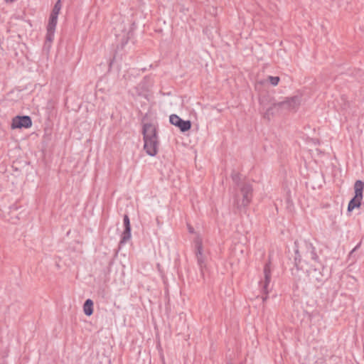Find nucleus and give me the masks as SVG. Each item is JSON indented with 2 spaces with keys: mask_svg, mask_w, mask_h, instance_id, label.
Returning <instances> with one entry per match:
<instances>
[{
  "mask_svg": "<svg viewBox=\"0 0 364 364\" xmlns=\"http://www.w3.org/2000/svg\"><path fill=\"white\" fill-rule=\"evenodd\" d=\"M295 245L296 247L294 258L296 268L291 269V274L295 277H299V271L304 270L312 282H322L325 279L323 272L324 267L318 260L315 247L311 243L304 242L301 250H299L296 242H295Z\"/></svg>",
  "mask_w": 364,
  "mask_h": 364,
  "instance_id": "obj_1",
  "label": "nucleus"
},
{
  "mask_svg": "<svg viewBox=\"0 0 364 364\" xmlns=\"http://www.w3.org/2000/svg\"><path fill=\"white\" fill-rule=\"evenodd\" d=\"M301 103V96L282 97L281 100H273L272 105L267 109L264 117L269 119L271 116L286 112H296Z\"/></svg>",
  "mask_w": 364,
  "mask_h": 364,
  "instance_id": "obj_2",
  "label": "nucleus"
},
{
  "mask_svg": "<svg viewBox=\"0 0 364 364\" xmlns=\"http://www.w3.org/2000/svg\"><path fill=\"white\" fill-rule=\"evenodd\" d=\"M143 135L146 152L154 156L158 152L159 141L156 135V127L151 124H146L143 127Z\"/></svg>",
  "mask_w": 364,
  "mask_h": 364,
  "instance_id": "obj_3",
  "label": "nucleus"
},
{
  "mask_svg": "<svg viewBox=\"0 0 364 364\" xmlns=\"http://www.w3.org/2000/svg\"><path fill=\"white\" fill-rule=\"evenodd\" d=\"M252 198V188L250 184H243L234 196V203L237 208L247 206Z\"/></svg>",
  "mask_w": 364,
  "mask_h": 364,
  "instance_id": "obj_4",
  "label": "nucleus"
},
{
  "mask_svg": "<svg viewBox=\"0 0 364 364\" xmlns=\"http://www.w3.org/2000/svg\"><path fill=\"white\" fill-rule=\"evenodd\" d=\"M364 182L360 180L355 181L354 184L355 196L350 200L348 205V210L352 211L355 208H359L363 198Z\"/></svg>",
  "mask_w": 364,
  "mask_h": 364,
  "instance_id": "obj_5",
  "label": "nucleus"
},
{
  "mask_svg": "<svg viewBox=\"0 0 364 364\" xmlns=\"http://www.w3.org/2000/svg\"><path fill=\"white\" fill-rule=\"evenodd\" d=\"M263 274H264V279H262L259 282V284L262 287V292L264 294H268L269 289V284L271 281V277H272V269H271V262L269 261L267 263L265 264L263 269Z\"/></svg>",
  "mask_w": 364,
  "mask_h": 364,
  "instance_id": "obj_6",
  "label": "nucleus"
},
{
  "mask_svg": "<svg viewBox=\"0 0 364 364\" xmlns=\"http://www.w3.org/2000/svg\"><path fill=\"white\" fill-rule=\"evenodd\" d=\"M195 247H196V257L197 258L198 264L203 271V269L206 267L205 262V257L203 252V244L202 239L199 237H197L194 240Z\"/></svg>",
  "mask_w": 364,
  "mask_h": 364,
  "instance_id": "obj_7",
  "label": "nucleus"
},
{
  "mask_svg": "<svg viewBox=\"0 0 364 364\" xmlns=\"http://www.w3.org/2000/svg\"><path fill=\"white\" fill-rule=\"evenodd\" d=\"M171 124L178 127L183 132L188 131L191 127V122L189 120H183L176 114H171L169 117Z\"/></svg>",
  "mask_w": 364,
  "mask_h": 364,
  "instance_id": "obj_8",
  "label": "nucleus"
},
{
  "mask_svg": "<svg viewBox=\"0 0 364 364\" xmlns=\"http://www.w3.org/2000/svg\"><path fill=\"white\" fill-rule=\"evenodd\" d=\"M32 125V121L28 116H16L12 120V129L29 128Z\"/></svg>",
  "mask_w": 364,
  "mask_h": 364,
  "instance_id": "obj_9",
  "label": "nucleus"
},
{
  "mask_svg": "<svg viewBox=\"0 0 364 364\" xmlns=\"http://www.w3.org/2000/svg\"><path fill=\"white\" fill-rule=\"evenodd\" d=\"M124 230L122 232V237L121 240V243H124L128 241L131 237V225L129 216L127 215H124Z\"/></svg>",
  "mask_w": 364,
  "mask_h": 364,
  "instance_id": "obj_10",
  "label": "nucleus"
},
{
  "mask_svg": "<svg viewBox=\"0 0 364 364\" xmlns=\"http://www.w3.org/2000/svg\"><path fill=\"white\" fill-rule=\"evenodd\" d=\"M83 311L85 315L90 316L93 313V301L88 299L83 305Z\"/></svg>",
  "mask_w": 364,
  "mask_h": 364,
  "instance_id": "obj_11",
  "label": "nucleus"
},
{
  "mask_svg": "<svg viewBox=\"0 0 364 364\" xmlns=\"http://www.w3.org/2000/svg\"><path fill=\"white\" fill-rule=\"evenodd\" d=\"M58 16L50 15L48 23L47 26V30H55L57 25Z\"/></svg>",
  "mask_w": 364,
  "mask_h": 364,
  "instance_id": "obj_12",
  "label": "nucleus"
},
{
  "mask_svg": "<svg viewBox=\"0 0 364 364\" xmlns=\"http://www.w3.org/2000/svg\"><path fill=\"white\" fill-rule=\"evenodd\" d=\"M61 1L60 0H58L56 1V3L54 5V7L52 10V12L50 14V15H53V16H58V14L60 13V11L61 9Z\"/></svg>",
  "mask_w": 364,
  "mask_h": 364,
  "instance_id": "obj_13",
  "label": "nucleus"
},
{
  "mask_svg": "<svg viewBox=\"0 0 364 364\" xmlns=\"http://www.w3.org/2000/svg\"><path fill=\"white\" fill-rule=\"evenodd\" d=\"M268 80L269 81V82L273 85V86H276L278 85L279 80H280V78L277 76H275V77H273V76H269L268 77Z\"/></svg>",
  "mask_w": 364,
  "mask_h": 364,
  "instance_id": "obj_14",
  "label": "nucleus"
},
{
  "mask_svg": "<svg viewBox=\"0 0 364 364\" xmlns=\"http://www.w3.org/2000/svg\"><path fill=\"white\" fill-rule=\"evenodd\" d=\"M55 30H47L46 41L52 42L54 38Z\"/></svg>",
  "mask_w": 364,
  "mask_h": 364,
  "instance_id": "obj_15",
  "label": "nucleus"
},
{
  "mask_svg": "<svg viewBox=\"0 0 364 364\" xmlns=\"http://www.w3.org/2000/svg\"><path fill=\"white\" fill-rule=\"evenodd\" d=\"M232 178L233 181H235V183H238V181L240 180L239 173H233L232 174Z\"/></svg>",
  "mask_w": 364,
  "mask_h": 364,
  "instance_id": "obj_16",
  "label": "nucleus"
},
{
  "mask_svg": "<svg viewBox=\"0 0 364 364\" xmlns=\"http://www.w3.org/2000/svg\"><path fill=\"white\" fill-rule=\"evenodd\" d=\"M360 246V242L358 243L353 250L352 251L350 252V255L349 256L351 257L353 253L355 252V250Z\"/></svg>",
  "mask_w": 364,
  "mask_h": 364,
  "instance_id": "obj_17",
  "label": "nucleus"
},
{
  "mask_svg": "<svg viewBox=\"0 0 364 364\" xmlns=\"http://www.w3.org/2000/svg\"><path fill=\"white\" fill-rule=\"evenodd\" d=\"M267 294H265V296L262 297V301H265L267 299Z\"/></svg>",
  "mask_w": 364,
  "mask_h": 364,
  "instance_id": "obj_18",
  "label": "nucleus"
},
{
  "mask_svg": "<svg viewBox=\"0 0 364 364\" xmlns=\"http://www.w3.org/2000/svg\"><path fill=\"white\" fill-rule=\"evenodd\" d=\"M188 230L190 232H193V228L192 227L189 226Z\"/></svg>",
  "mask_w": 364,
  "mask_h": 364,
  "instance_id": "obj_19",
  "label": "nucleus"
}]
</instances>
